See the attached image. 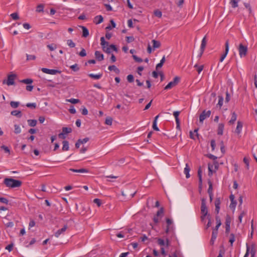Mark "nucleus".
I'll return each instance as SVG.
<instances>
[{
    "label": "nucleus",
    "mask_w": 257,
    "mask_h": 257,
    "mask_svg": "<svg viewBox=\"0 0 257 257\" xmlns=\"http://www.w3.org/2000/svg\"><path fill=\"white\" fill-rule=\"evenodd\" d=\"M4 183L7 187L14 188L20 187L22 185V182L20 180H15L13 178H6L4 179Z\"/></svg>",
    "instance_id": "1"
},
{
    "label": "nucleus",
    "mask_w": 257,
    "mask_h": 257,
    "mask_svg": "<svg viewBox=\"0 0 257 257\" xmlns=\"http://www.w3.org/2000/svg\"><path fill=\"white\" fill-rule=\"evenodd\" d=\"M17 77V75L15 74H9L8 76V80L6 81V80H3V84L6 83L8 86L13 85L15 84L14 80Z\"/></svg>",
    "instance_id": "2"
},
{
    "label": "nucleus",
    "mask_w": 257,
    "mask_h": 257,
    "mask_svg": "<svg viewBox=\"0 0 257 257\" xmlns=\"http://www.w3.org/2000/svg\"><path fill=\"white\" fill-rule=\"evenodd\" d=\"M201 213L204 215H210L208 213V209L206 204V199L204 198L201 199Z\"/></svg>",
    "instance_id": "3"
},
{
    "label": "nucleus",
    "mask_w": 257,
    "mask_h": 257,
    "mask_svg": "<svg viewBox=\"0 0 257 257\" xmlns=\"http://www.w3.org/2000/svg\"><path fill=\"white\" fill-rule=\"evenodd\" d=\"M211 112L210 110H203L199 116V121L201 123H203L204 120L206 118L209 117L211 115Z\"/></svg>",
    "instance_id": "4"
},
{
    "label": "nucleus",
    "mask_w": 257,
    "mask_h": 257,
    "mask_svg": "<svg viewBox=\"0 0 257 257\" xmlns=\"http://www.w3.org/2000/svg\"><path fill=\"white\" fill-rule=\"evenodd\" d=\"M180 78L178 76H176L174 78V80L169 82L165 87V89H169L172 88L173 87L176 86L179 82Z\"/></svg>",
    "instance_id": "5"
},
{
    "label": "nucleus",
    "mask_w": 257,
    "mask_h": 257,
    "mask_svg": "<svg viewBox=\"0 0 257 257\" xmlns=\"http://www.w3.org/2000/svg\"><path fill=\"white\" fill-rule=\"evenodd\" d=\"M238 51L240 57L245 56L247 54V48L242 44H240L238 47Z\"/></svg>",
    "instance_id": "6"
},
{
    "label": "nucleus",
    "mask_w": 257,
    "mask_h": 257,
    "mask_svg": "<svg viewBox=\"0 0 257 257\" xmlns=\"http://www.w3.org/2000/svg\"><path fill=\"white\" fill-rule=\"evenodd\" d=\"M42 71L45 73L54 75L56 73H60L61 71L58 70L49 69L46 68H43L41 69Z\"/></svg>",
    "instance_id": "7"
},
{
    "label": "nucleus",
    "mask_w": 257,
    "mask_h": 257,
    "mask_svg": "<svg viewBox=\"0 0 257 257\" xmlns=\"http://www.w3.org/2000/svg\"><path fill=\"white\" fill-rule=\"evenodd\" d=\"M225 52H224V54H222L220 57V62L223 61V60L226 57V56L228 52V51H229V41H228V40H227L226 41L225 44Z\"/></svg>",
    "instance_id": "8"
},
{
    "label": "nucleus",
    "mask_w": 257,
    "mask_h": 257,
    "mask_svg": "<svg viewBox=\"0 0 257 257\" xmlns=\"http://www.w3.org/2000/svg\"><path fill=\"white\" fill-rule=\"evenodd\" d=\"M221 204V201L220 198H216L215 201V211L217 214L219 213L220 210V205Z\"/></svg>",
    "instance_id": "9"
},
{
    "label": "nucleus",
    "mask_w": 257,
    "mask_h": 257,
    "mask_svg": "<svg viewBox=\"0 0 257 257\" xmlns=\"http://www.w3.org/2000/svg\"><path fill=\"white\" fill-rule=\"evenodd\" d=\"M68 226H67V225H64V226L60 229H59L55 233V236L56 237H58L59 236V235L63 233L64 232H65L66 231V230L67 229Z\"/></svg>",
    "instance_id": "10"
},
{
    "label": "nucleus",
    "mask_w": 257,
    "mask_h": 257,
    "mask_svg": "<svg viewBox=\"0 0 257 257\" xmlns=\"http://www.w3.org/2000/svg\"><path fill=\"white\" fill-rule=\"evenodd\" d=\"M230 200L231 201V203L230 204V208L231 209H234L236 205V202L234 200V196L233 195L231 194L229 196Z\"/></svg>",
    "instance_id": "11"
},
{
    "label": "nucleus",
    "mask_w": 257,
    "mask_h": 257,
    "mask_svg": "<svg viewBox=\"0 0 257 257\" xmlns=\"http://www.w3.org/2000/svg\"><path fill=\"white\" fill-rule=\"evenodd\" d=\"M95 56L96 59L99 61H102L104 59L103 55L98 51H96L95 52Z\"/></svg>",
    "instance_id": "12"
},
{
    "label": "nucleus",
    "mask_w": 257,
    "mask_h": 257,
    "mask_svg": "<svg viewBox=\"0 0 257 257\" xmlns=\"http://www.w3.org/2000/svg\"><path fill=\"white\" fill-rule=\"evenodd\" d=\"M218 234V231L213 230L212 232V236L210 241L211 245L214 244V241L215 240Z\"/></svg>",
    "instance_id": "13"
},
{
    "label": "nucleus",
    "mask_w": 257,
    "mask_h": 257,
    "mask_svg": "<svg viewBox=\"0 0 257 257\" xmlns=\"http://www.w3.org/2000/svg\"><path fill=\"white\" fill-rule=\"evenodd\" d=\"M215 219L216 221V225L215 228H213V230L218 231V228L221 225V222L220 220V218L219 216L216 215L215 217Z\"/></svg>",
    "instance_id": "14"
},
{
    "label": "nucleus",
    "mask_w": 257,
    "mask_h": 257,
    "mask_svg": "<svg viewBox=\"0 0 257 257\" xmlns=\"http://www.w3.org/2000/svg\"><path fill=\"white\" fill-rule=\"evenodd\" d=\"M207 44L206 37L205 36L201 42L200 51H204Z\"/></svg>",
    "instance_id": "15"
},
{
    "label": "nucleus",
    "mask_w": 257,
    "mask_h": 257,
    "mask_svg": "<svg viewBox=\"0 0 257 257\" xmlns=\"http://www.w3.org/2000/svg\"><path fill=\"white\" fill-rule=\"evenodd\" d=\"M80 27L82 30V37L86 38L89 35V31L88 29L84 26H80Z\"/></svg>",
    "instance_id": "16"
},
{
    "label": "nucleus",
    "mask_w": 257,
    "mask_h": 257,
    "mask_svg": "<svg viewBox=\"0 0 257 257\" xmlns=\"http://www.w3.org/2000/svg\"><path fill=\"white\" fill-rule=\"evenodd\" d=\"M69 170L76 173H88L89 172L88 170L84 168L80 169H74L71 168L69 169Z\"/></svg>",
    "instance_id": "17"
},
{
    "label": "nucleus",
    "mask_w": 257,
    "mask_h": 257,
    "mask_svg": "<svg viewBox=\"0 0 257 257\" xmlns=\"http://www.w3.org/2000/svg\"><path fill=\"white\" fill-rule=\"evenodd\" d=\"M103 21V18L101 15L97 16L94 18V22L96 24H99L102 23Z\"/></svg>",
    "instance_id": "18"
},
{
    "label": "nucleus",
    "mask_w": 257,
    "mask_h": 257,
    "mask_svg": "<svg viewBox=\"0 0 257 257\" xmlns=\"http://www.w3.org/2000/svg\"><path fill=\"white\" fill-rule=\"evenodd\" d=\"M242 126H243L242 123L240 121H238L237 124V126L236 128V130H235V132L237 134H239L240 133L241 129L242 128Z\"/></svg>",
    "instance_id": "19"
},
{
    "label": "nucleus",
    "mask_w": 257,
    "mask_h": 257,
    "mask_svg": "<svg viewBox=\"0 0 257 257\" xmlns=\"http://www.w3.org/2000/svg\"><path fill=\"white\" fill-rule=\"evenodd\" d=\"M224 130V124L219 123L218 126L217 134L218 135H222Z\"/></svg>",
    "instance_id": "20"
},
{
    "label": "nucleus",
    "mask_w": 257,
    "mask_h": 257,
    "mask_svg": "<svg viewBox=\"0 0 257 257\" xmlns=\"http://www.w3.org/2000/svg\"><path fill=\"white\" fill-rule=\"evenodd\" d=\"M11 115L16 116L19 118L21 117L22 116V112L20 110H13V111H11Z\"/></svg>",
    "instance_id": "21"
},
{
    "label": "nucleus",
    "mask_w": 257,
    "mask_h": 257,
    "mask_svg": "<svg viewBox=\"0 0 257 257\" xmlns=\"http://www.w3.org/2000/svg\"><path fill=\"white\" fill-rule=\"evenodd\" d=\"M237 115L235 112L232 113L231 119L228 121L229 124H232L236 120Z\"/></svg>",
    "instance_id": "22"
},
{
    "label": "nucleus",
    "mask_w": 257,
    "mask_h": 257,
    "mask_svg": "<svg viewBox=\"0 0 257 257\" xmlns=\"http://www.w3.org/2000/svg\"><path fill=\"white\" fill-rule=\"evenodd\" d=\"M63 143V147H62V150L63 151H66L69 150V142L67 141H64L62 142Z\"/></svg>",
    "instance_id": "23"
},
{
    "label": "nucleus",
    "mask_w": 257,
    "mask_h": 257,
    "mask_svg": "<svg viewBox=\"0 0 257 257\" xmlns=\"http://www.w3.org/2000/svg\"><path fill=\"white\" fill-rule=\"evenodd\" d=\"M152 42L153 43V47L154 49H156V48H159L160 47L161 43L159 41L155 40H153L152 41Z\"/></svg>",
    "instance_id": "24"
},
{
    "label": "nucleus",
    "mask_w": 257,
    "mask_h": 257,
    "mask_svg": "<svg viewBox=\"0 0 257 257\" xmlns=\"http://www.w3.org/2000/svg\"><path fill=\"white\" fill-rule=\"evenodd\" d=\"M197 175H198V177L199 178V185L201 186L202 183V170H201L200 167L198 169Z\"/></svg>",
    "instance_id": "25"
},
{
    "label": "nucleus",
    "mask_w": 257,
    "mask_h": 257,
    "mask_svg": "<svg viewBox=\"0 0 257 257\" xmlns=\"http://www.w3.org/2000/svg\"><path fill=\"white\" fill-rule=\"evenodd\" d=\"M190 169L189 168V165L188 164H186V167L184 169V173L186 175V177L187 178H189L190 177Z\"/></svg>",
    "instance_id": "26"
},
{
    "label": "nucleus",
    "mask_w": 257,
    "mask_h": 257,
    "mask_svg": "<svg viewBox=\"0 0 257 257\" xmlns=\"http://www.w3.org/2000/svg\"><path fill=\"white\" fill-rule=\"evenodd\" d=\"M159 117V115H157L155 117V119L153 121V128L155 130V131H159V128L158 127L157 125V120L158 119V118Z\"/></svg>",
    "instance_id": "27"
},
{
    "label": "nucleus",
    "mask_w": 257,
    "mask_h": 257,
    "mask_svg": "<svg viewBox=\"0 0 257 257\" xmlns=\"http://www.w3.org/2000/svg\"><path fill=\"white\" fill-rule=\"evenodd\" d=\"M108 68L110 71H113L116 74H119L120 72L119 70L115 65L109 66Z\"/></svg>",
    "instance_id": "28"
},
{
    "label": "nucleus",
    "mask_w": 257,
    "mask_h": 257,
    "mask_svg": "<svg viewBox=\"0 0 257 257\" xmlns=\"http://www.w3.org/2000/svg\"><path fill=\"white\" fill-rule=\"evenodd\" d=\"M88 76L91 78L99 79L102 77V74H94L91 73L88 74Z\"/></svg>",
    "instance_id": "29"
},
{
    "label": "nucleus",
    "mask_w": 257,
    "mask_h": 257,
    "mask_svg": "<svg viewBox=\"0 0 257 257\" xmlns=\"http://www.w3.org/2000/svg\"><path fill=\"white\" fill-rule=\"evenodd\" d=\"M20 82L21 83H25V84H30L32 83L33 81V80L32 79L27 78V79H25L21 80L20 81Z\"/></svg>",
    "instance_id": "30"
},
{
    "label": "nucleus",
    "mask_w": 257,
    "mask_h": 257,
    "mask_svg": "<svg viewBox=\"0 0 257 257\" xmlns=\"http://www.w3.org/2000/svg\"><path fill=\"white\" fill-rule=\"evenodd\" d=\"M37 120H36V119L28 120V122L29 125L32 127H34V126H36V125L37 124Z\"/></svg>",
    "instance_id": "31"
},
{
    "label": "nucleus",
    "mask_w": 257,
    "mask_h": 257,
    "mask_svg": "<svg viewBox=\"0 0 257 257\" xmlns=\"http://www.w3.org/2000/svg\"><path fill=\"white\" fill-rule=\"evenodd\" d=\"M72 132V128L70 127H63L62 128V133L64 134L70 133Z\"/></svg>",
    "instance_id": "32"
},
{
    "label": "nucleus",
    "mask_w": 257,
    "mask_h": 257,
    "mask_svg": "<svg viewBox=\"0 0 257 257\" xmlns=\"http://www.w3.org/2000/svg\"><path fill=\"white\" fill-rule=\"evenodd\" d=\"M102 50L108 54L111 53V48H110V45H108V46H103Z\"/></svg>",
    "instance_id": "33"
},
{
    "label": "nucleus",
    "mask_w": 257,
    "mask_h": 257,
    "mask_svg": "<svg viewBox=\"0 0 257 257\" xmlns=\"http://www.w3.org/2000/svg\"><path fill=\"white\" fill-rule=\"evenodd\" d=\"M19 104L20 103L19 102L14 101H12L10 102L11 106L14 108H17L19 106Z\"/></svg>",
    "instance_id": "34"
},
{
    "label": "nucleus",
    "mask_w": 257,
    "mask_h": 257,
    "mask_svg": "<svg viewBox=\"0 0 257 257\" xmlns=\"http://www.w3.org/2000/svg\"><path fill=\"white\" fill-rule=\"evenodd\" d=\"M208 184H209V188L208 189L207 192L209 195L212 194H213V193H212L213 188H212V184L211 182V181H209L208 182Z\"/></svg>",
    "instance_id": "35"
},
{
    "label": "nucleus",
    "mask_w": 257,
    "mask_h": 257,
    "mask_svg": "<svg viewBox=\"0 0 257 257\" xmlns=\"http://www.w3.org/2000/svg\"><path fill=\"white\" fill-rule=\"evenodd\" d=\"M154 15L158 18H161L162 16V12L159 10H156L154 12Z\"/></svg>",
    "instance_id": "36"
},
{
    "label": "nucleus",
    "mask_w": 257,
    "mask_h": 257,
    "mask_svg": "<svg viewBox=\"0 0 257 257\" xmlns=\"http://www.w3.org/2000/svg\"><path fill=\"white\" fill-rule=\"evenodd\" d=\"M112 117H107L106 119H105V123L106 124H107V125H111L112 124Z\"/></svg>",
    "instance_id": "37"
},
{
    "label": "nucleus",
    "mask_w": 257,
    "mask_h": 257,
    "mask_svg": "<svg viewBox=\"0 0 257 257\" xmlns=\"http://www.w3.org/2000/svg\"><path fill=\"white\" fill-rule=\"evenodd\" d=\"M67 101L69 102L72 104H76L78 102H79L80 100L78 99H75V98H71L69 99H67Z\"/></svg>",
    "instance_id": "38"
},
{
    "label": "nucleus",
    "mask_w": 257,
    "mask_h": 257,
    "mask_svg": "<svg viewBox=\"0 0 257 257\" xmlns=\"http://www.w3.org/2000/svg\"><path fill=\"white\" fill-rule=\"evenodd\" d=\"M207 219H208V221L207 224L206 225L205 229H207L209 227H210L211 226V224H212L210 215H208Z\"/></svg>",
    "instance_id": "39"
},
{
    "label": "nucleus",
    "mask_w": 257,
    "mask_h": 257,
    "mask_svg": "<svg viewBox=\"0 0 257 257\" xmlns=\"http://www.w3.org/2000/svg\"><path fill=\"white\" fill-rule=\"evenodd\" d=\"M70 68L74 72H77L79 70V68L77 64H75L71 66Z\"/></svg>",
    "instance_id": "40"
},
{
    "label": "nucleus",
    "mask_w": 257,
    "mask_h": 257,
    "mask_svg": "<svg viewBox=\"0 0 257 257\" xmlns=\"http://www.w3.org/2000/svg\"><path fill=\"white\" fill-rule=\"evenodd\" d=\"M15 127V133L16 134H20L21 132V128L20 127L19 125L18 124H15L14 125Z\"/></svg>",
    "instance_id": "41"
},
{
    "label": "nucleus",
    "mask_w": 257,
    "mask_h": 257,
    "mask_svg": "<svg viewBox=\"0 0 257 257\" xmlns=\"http://www.w3.org/2000/svg\"><path fill=\"white\" fill-rule=\"evenodd\" d=\"M231 219L229 215H227L225 218V225H230Z\"/></svg>",
    "instance_id": "42"
},
{
    "label": "nucleus",
    "mask_w": 257,
    "mask_h": 257,
    "mask_svg": "<svg viewBox=\"0 0 257 257\" xmlns=\"http://www.w3.org/2000/svg\"><path fill=\"white\" fill-rule=\"evenodd\" d=\"M100 41H101L100 44L102 47L103 46H105V45H106V46H108V43L105 41L104 37H101Z\"/></svg>",
    "instance_id": "43"
},
{
    "label": "nucleus",
    "mask_w": 257,
    "mask_h": 257,
    "mask_svg": "<svg viewBox=\"0 0 257 257\" xmlns=\"http://www.w3.org/2000/svg\"><path fill=\"white\" fill-rule=\"evenodd\" d=\"M67 44L70 48H74L75 46V44L70 39L67 41Z\"/></svg>",
    "instance_id": "44"
},
{
    "label": "nucleus",
    "mask_w": 257,
    "mask_h": 257,
    "mask_svg": "<svg viewBox=\"0 0 257 257\" xmlns=\"http://www.w3.org/2000/svg\"><path fill=\"white\" fill-rule=\"evenodd\" d=\"M47 47L50 51H53L56 49L57 46L55 44H51L47 45Z\"/></svg>",
    "instance_id": "45"
},
{
    "label": "nucleus",
    "mask_w": 257,
    "mask_h": 257,
    "mask_svg": "<svg viewBox=\"0 0 257 257\" xmlns=\"http://www.w3.org/2000/svg\"><path fill=\"white\" fill-rule=\"evenodd\" d=\"M157 239L158 244H159L161 246L165 245V241H164V239L160 238H158Z\"/></svg>",
    "instance_id": "46"
},
{
    "label": "nucleus",
    "mask_w": 257,
    "mask_h": 257,
    "mask_svg": "<svg viewBox=\"0 0 257 257\" xmlns=\"http://www.w3.org/2000/svg\"><path fill=\"white\" fill-rule=\"evenodd\" d=\"M243 162L245 164L247 169L249 168V159L244 157L243 158Z\"/></svg>",
    "instance_id": "47"
},
{
    "label": "nucleus",
    "mask_w": 257,
    "mask_h": 257,
    "mask_svg": "<svg viewBox=\"0 0 257 257\" xmlns=\"http://www.w3.org/2000/svg\"><path fill=\"white\" fill-rule=\"evenodd\" d=\"M44 6L42 4L38 5L37 7L36 11L37 12H42L43 11Z\"/></svg>",
    "instance_id": "48"
},
{
    "label": "nucleus",
    "mask_w": 257,
    "mask_h": 257,
    "mask_svg": "<svg viewBox=\"0 0 257 257\" xmlns=\"http://www.w3.org/2000/svg\"><path fill=\"white\" fill-rule=\"evenodd\" d=\"M127 80L130 83H132V82H134V76L133 75H132V74H130L128 75H127Z\"/></svg>",
    "instance_id": "49"
},
{
    "label": "nucleus",
    "mask_w": 257,
    "mask_h": 257,
    "mask_svg": "<svg viewBox=\"0 0 257 257\" xmlns=\"http://www.w3.org/2000/svg\"><path fill=\"white\" fill-rule=\"evenodd\" d=\"M79 55L81 57H85L86 56V52L84 48H82L81 51L79 53Z\"/></svg>",
    "instance_id": "50"
},
{
    "label": "nucleus",
    "mask_w": 257,
    "mask_h": 257,
    "mask_svg": "<svg viewBox=\"0 0 257 257\" xmlns=\"http://www.w3.org/2000/svg\"><path fill=\"white\" fill-rule=\"evenodd\" d=\"M13 247H14V244H13V243H11V244L7 245L5 249L8 250L10 252L13 250Z\"/></svg>",
    "instance_id": "51"
},
{
    "label": "nucleus",
    "mask_w": 257,
    "mask_h": 257,
    "mask_svg": "<svg viewBox=\"0 0 257 257\" xmlns=\"http://www.w3.org/2000/svg\"><path fill=\"white\" fill-rule=\"evenodd\" d=\"M11 17L12 18L13 20H17L19 19V17L18 14L17 13H13L11 15Z\"/></svg>",
    "instance_id": "52"
},
{
    "label": "nucleus",
    "mask_w": 257,
    "mask_h": 257,
    "mask_svg": "<svg viewBox=\"0 0 257 257\" xmlns=\"http://www.w3.org/2000/svg\"><path fill=\"white\" fill-rule=\"evenodd\" d=\"M133 57L134 58V59L137 62H139V63H141V62H143V59L140 57H138V56H137L136 55H133Z\"/></svg>",
    "instance_id": "53"
},
{
    "label": "nucleus",
    "mask_w": 257,
    "mask_h": 257,
    "mask_svg": "<svg viewBox=\"0 0 257 257\" xmlns=\"http://www.w3.org/2000/svg\"><path fill=\"white\" fill-rule=\"evenodd\" d=\"M223 97L219 96V100H218V103L217 104V105H218L220 108L222 106V105L223 104Z\"/></svg>",
    "instance_id": "54"
},
{
    "label": "nucleus",
    "mask_w": 257,
    "mask_h": 257,
    "mask_svg": "<svg viewBox=\"0 0 257 257\" xmlns=\"http://www.w3.org/2000/svg\"><path fill=\"white\" fill-rule=\"evenodd\" d=\"M234 240H235L234 235V234L231 233L230 235V238H229V242H230V243H231V245H232V243L234 241Z\"/></svg>",
    "instance_id": "55"
},
{
    "label": "nucleus",
    "mask_w": 257,
    "mask_h": 257,
    "mask_svg": "<svg viewBox=\"0 0 257 257\" xmlns=\"http://www.w3.org/2000/svg\"><path fill=\"white\" fill-rule=\"evenodd\" d=\"M93 202L97 204V206L99 207L101 205V201L99 199H94Z\"/></svg>",
    "instance_id": "56"
},
{
    "label": "nucleus",
    "mask_w": 257,
    "mask_h": 257,
    "mask_svg": "<svg viewBox=\"0 0 257 257\" xmlns=\"http://www.w3.org/2000/svg\"><path fill=\"white\" fill-rule=\"evenodd\" d=\"M0 202L8 204L9 202V200L5 197H0Z\"/></svg>",
    "instance_id": "57"
},
{
    "label": "nucleus",
    "mask_w": 257,
    "mask_h": 257,
    "mask_svg": "<svg viewBox=\"0 0 257 257\" xmlns=\"http://www.w3.org/2000/svg\"><path fill=\"white\" fill-rule=\"evenodd\" d=\"M28 107L35 108L36 107V104L35 103H28L26 104Z\"/></svg>",
    "instance_id": "58"
},
{
    "label": "nucleus",
    "mask_w": 257,
    "mask_h": 257,
    "mask_svg": "<svg viewBox=\"0 0 257 257\" xmlns=\"http://www.w3.org/2000/svg\"><path fill=\"white\" fill-rule=\"evenodd\" d=\"M36 56L34 55L27 54V60H35Z\"/></svg>",
    "instance_id": "59"
},
{
    "label": "nucleus",
    "mask_w": 257,
    "mask_h": 257,
    "mask_svg": "<svg viewBox=\"0 0 257 257\" xmlns=\"http://www.w3.org/2000/svg\"><path fill=\"white\" fill-rule=\"evenodd\" d=\"M126 41L127 43H131V42H132L134 41L135 39L132 36H127V37H126Z\"/></svg>",
    "instance_id": "60"
},
{
    "label": "nucleus",
    "mask_w": 257,
    "mask_h": 257,
    "mask_svg": "<svg viewBox=\"0 0 257 257\" xmlns=\"http://www.w3.org/2000/svg\"><path fill=\"white\" fill-rule=\"evenodd\" d=\"M164 213V209L163 208H161L160 210H159L157 212L156 216L159 217V216L162 215Z\"/></svg>",
    "instance_id": "61"
},
{
    "label": "nucleus",
    "mask_w": 257,
    "mask_h": 257,
    "mask_svg": "<svg viewBox=\"0 0 257 257\" xmlns=\"http://www.w3.org/2000/svg\"><path fill=\"white\" fill-rule=\"evenodd\" d=\"M89 139L88 138H85L83 139V140L79 139L78 142H80L81 144L86 143L89 141Z\"/></svg>",
    "instance_id": "62"
},
{
    "label": "nucleus",
    "mask_w": 257,
    "mask_h": 257,
    "mask_svg": "<svg viewBox=\"0 0 257 257\" xmlns=\"http://www.w3.org/2000/svg\"><path fill=\"white\" fill-rule=\"evenodd\" d=\"M238 1H230V4L231 5L232 8H236L238 6L237 5Z\"/></svg>",
    "instance_id": "63"
},
{
    "label": "nucleus",
    "mask_w": 257,
    "mask_h": 257,
    "mask_svg": "<svg viewBox=\"0 0 257 257\" xmlns=\"http://www.w3.org/2000/svg\"><path fill=\"white\" fill-rule=\"evenodd\" d=\"M69 111L70 113H71L72 114H74L76 113V110L73 105H71L70 106V108H69Z\"/></svg>",
    "instance_id": "64"
}]
</instances>
